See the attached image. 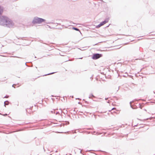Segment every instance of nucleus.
Masks as SVG:
<instances>
[{"instance_id": "obj_4", "label": "nucleus", "mask_w": 155, "mask_h": 155, "mask_svg": "<svg viewBox=\"0 0 155 155\" xmlns=\"http://www.w3.org/2000/svg\"><path fill=\"white\" fill-rule=\"evenodd\" d=\"M38 18H35L33 21V22L35 24V23L38 22Z\"/></svg>"}, {"instance_id": "obj_7", "label": "nucleus", "mask_w": 155, "mask_h": 155, "mask_svg": "<svg viewBox=\"0 0 155 155\" xmlns=\"http://www.w3.org/2000/svg\"><path fill=\"white\" fill-rule=\"evenodd\" d=\"M75 30H76V31H78L79 30V29L76 28H73Z\"/></svg>"}, {"instance_id": "obj_10", "label": "nucleus", "mask_w": 155, "mask_h": 155, "mask_svg": "<svg viewBox=\"0 0 155 155\" xmlns=\"http://www.w3.org/2000/svg\"><path fill=\"white\" fill-rule=\"evenodd\" d=\"M14 85H12V86H13V87H14Z\"/></svg>"}, {"instance_id": "obj_8", "label": "nucleus", "mask_w": 155, "mask_h": 155, "mask_svg": "<svg viewBox=\"0 0 155 155\" xmlns=\"http://www.w3.org/2000/svg\"><path fill=\"white\" fill-rule=\"evenodd\" d=\"M115 109H116V108H113L111 110H109V111H111V110H115Z\"/></svg>"}, {"instance_id": "obj_2", "label": "nucleus", "mask_w": 155, "mask_h": 155, "mask_svg": "<svg viewBox=\"0 0 155 155\" xmlns=\"http://www.w3.org/2000/svg\"><path fill=\"white\" fill-rule=\"evenodd\" d=\"M102 55L99 54H94L92 57V58L93 59H97L101 57Z\"/></svg>"}, {"instance_id": "obj_6", "label": "nucleus", "mask_w": 155, "mask_h": 155, "mask_svg": "<svg viewBox=\"0 0 155 155\" xmlns=\"http://www.w3.org/2000/svg\"><path fill=\"white\" fill-rule=\"evenodd\" d=\"M45 20L42 18H39V23L45 21Z\"/></svg>"}, {"instance_id": "obj_9", "label": "nucleus", "mask_w": 155, "mask_h": 155, "mask_svg": "<svg viewBox=\"0 0 155 155\" xmlns=\"http://www.w3.org/2000/svg\"><path fill=\"white\" fill-rule=\"evenodd\" d=\"M144 110L146 112L147 111V110L146 109H144Z\"/></svg>"}, {"instance_id": "obj_3", "label": "nucleus", "mask_w": 155, "mask_h": 155, "mask_svg": "<svg viewBox=\"0 0 155 155\" xmlns=\"http://www.w3.org/2000/svg\"><path fill=\"white\" fill-rule=\"evenodd\" d=\"M108 22V19H106V20H105L104 21L101 23L99 25L97 26L96 27L97 28H99L101 26H103L105 24L107 23Z\"/></svg>"}, {"instance_id": "obj_5", "label": "nucleus", "mask_w": 155, "mask_h": 155, "mask_svg": "<svg viewBox=\"0 0 155 155\" xmlns=\"http://www.w3.org/2000/svg\"><path fill=\"white\" fill-rule=\"evenodd\" d=\"M3 12V8L0 7V14L2 15Z\"/></svg>"}, {"instance_id": "obj_1", "label": "nucleus", "mask_w": 155, "mask_h": 155, "mask_svg": "<svg viewBox=\"0 0 155 155\" xmlns=\"http://www.w3.org/2000/svg\"><path fill=\"white\" fill-rule=\"evenodd\" d=\"M0 23L3 25H8L9 27L14 25L12 21L7 17L2 16L1 17L0 20Z\"/></svg>"}, {"instance_id": "obj_11", "label": "nucleus", "mask_w": 155, "mask_h": 155, "mask_svg": "<svg viewBox=\"0 0 155 155\" xmlns=\"http://www.w3.org/2000/svg\"><path fill=\"white\" fill-rule=\"evenodd\" d=\"M5 104H6L5 102Z\"/></svg>"}]
</instances>
